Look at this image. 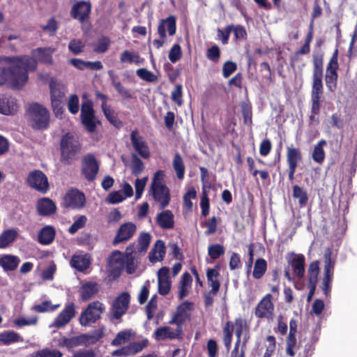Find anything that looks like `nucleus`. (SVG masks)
<instances>
[{
	"label": "nucleus",
	"instance_id": "c9c22d12",
	"mask_svg": "<svg viewBox=\"0 0 357 357\" xmlns=\"http://www.w3.org/2000/svg\"><path fill=\"white\" fill-rule=\"evenodd\" d=\"M319 271V261L318 260L310 264L307 269V284L317 285Z\"/></svg>",
	"mask_w": 357,
	"mask_h": 357
},
{
	"label": "nucleus",
	"instance_id": "7c9ffc66",
	"mask_svg": "<svg viewBox=\"0 0 357 357\" xmlns=\"http://www.w3.org/2000/svg\"><path fill=\"white\" fill-rule=\"evenodd\" d=\"M99 291V285L96 282H86L80 288V299L86 301L91 299Z\"/></svg>",
	"mask_w": 357,
	"mask_h": 357
},
{
	"label": "nucleus",
	"instance_id": "5fc2aeb1",
	"mask_svg": "<svg viewBox=\"0 0 357 357\" xmlns=\"http://www.w3.org/2000/svg\"><path fill=\"white\" fill-rule=\"evenodd\" d=\"M84 43L80 39L74 38L68 44L69 50L75 55H77L84 51Z\"/></svg>",
	"mask_w": 357,
	"mask_h": 357
},
{
	"label": "nucleus",
	"instance_id": "864d4df0",
	"mask_svg": "<svg viewBox=\"0 0 357 357\" xmlns=\"http://www.w3.org/2000/svg\"><path fill=\"white\" fill-rule=\"evenodd\" d=\"M58 28V22L54 17L50 18L45 25L41 26L42 30L44 32L48 33L50 36H55Z\"/></svg>",
	"mask_w": 357,
	"mask_h": 357
},
{
	"label": "nucleus",
	"instance_id": "680f3d73",
	"mask_svg": "<svg viewBox=\"0 0 357 357\" xmlns=\"http://www.w3.org/2000/svg\"><path fill=\"white\" fill-rule=\"evenodd\" d=\"M232 24L227 25L223 30L218 29V39L220 40L223 45L229 42V36L231 32Z\"/></svg>",
	"mask_w": 357,
	"mask_h": 357
},
{
	"label": "nucleus",
	"instance_id": "de8ad7c7",
	"mask_svg": "<svg viewBox=\"0 0 357 357\" xmlns=\"http://www.w3.org/2000/svg\"><path fill=\"white\" fill-rule=\"evenodd\" d=\"M225 252L224 246L219 243L211 244L208 247V255L213 260L218 259L225 254Z\"/></svg>",
	"mask_w": 357,
	"mask_h": 357
},
{
	"label": "nucleus",
	"instance_id": "09e8293b",
	"mask_svg": "<svg viewBox=\"0 0 357 357\" xmlns=\"http://www.w3.org/2000/svg\"><path fill=\"white\" fill-rule=\"evenodd\" d=\"M59 307V304L52 305L51 301H45L40 304L33 305L31 309L36 312L43 313L46 312H53L56 310Z\"/></svg>",
	"mask_w": 357,
	"mask_h": 357
},
{
	"label": "nucleus",
	"instance_id": "e2e57ef3",
	"mask_svg": "<svg viewBox=\"0 0 357 357\" xmlns=\"http://www.w3.org/2000/svg\"><path fill=\"white\" fill-rule=\"evenodd\" d=\"M169 59L172 63H176L182 56L181 47L178 44H174L169 50Z\"/></svg>",
	"mask_w": 357,
	"mask_h": 357
},
{
	"label": "nucleus",
	"instance_id": "393cba45",
	"mask_svg": "<svg viewBox=\"0 0 357 357\" xmlns=\"http://www.w3.org/2000/svg\"><path fill=\"white\" fill-rule=\"evenodd\" d=\"M55 203L48 197L40 198L36 203L37 212L42 216H50L56 211Z\"/></svg>",
	"mask_w": 357,
	"mask_h": 357
},
{
	"label": "nucleus",
	"instance_id": "412c9836",
	"mask_svg": "<svg viewBox=\"0 0 357 357\" xmlns=\"http://www.w3.org/2000/svg\"><path fill=\"white\" fill-rule=\"evenodd\" d=\"M298 328V321L291 319L289 321V332L286 338V354L290 357H294L296 355L295 349L297 347L296 333Z\"/></svg>",
	"mask_w": 357,
	"mask_h": 357
},
{
	"label": "nucleus",
	"instance_id": "49530a36",
	"mask_svg": "<svg viewBox=\"0 0 357 357\" xmlns=\"http://www.w3.org/2000/svg\"><path fill=\"white\" fill-rule=\"evenodd\" d=\"M147 345L148 340L145 339L140 342H131L126 347L129 356H132L142 351Z\"/></svg>",
	"mask_w": 357,
	"mask_h": 357
},
{
	"label": "nucleus",
	"instance_id": "7ed1b4c3",
	"mask_svg": "<svg viewBox=\"0 0 357 357\" xmlns=\"http://www.w3.org/2000/svg\"><path fill=\"white\" fill-rule=\"evenodd\" d=\"M79 139L71 132L63 135L59 141V162L63 165H70L77 160L82 151Z\"/></svg>",
	"mask_w": 357,
	"mask_h": 357
},
{
	"label": "nucleus",
	"instance_id": "e433bc0d",
	"mask_svg": "<svg viewBox=\"0 0 357 357\" xmlns=\"http://www.w3.org/2000/svg\"><path fill=\"white\" fill-rule=\"evenodd\" d=\"M107 120L115 128H119L123 126L122 121L117 117L114 110L109 105H103L102 109Z\"/></svg>",
	"mask_w": 357,
	"mask_h": 357
},
{
	"label": "nucleus",
	"instance_id": "13d9d810",
	"mask_svg": "<svg viewBox=\"0 0 357 357\" xmlns=\"http://www.w3.org/2000/svg\"><path fill=\"white\" fill-rule=\"evenodd\" d=\"M86 221L87 218L85 215H80L68 228V231L71 234H74L79 229H82L85 227Z\"/></svg>",
	"mask_w": 357,
	"mask_h": 357
},
{
	"label": "nucleus",
	"instance_id": "052dcab7",
	"mask_svg": "<svg viewBox=\"0 0 357 357\" xmlns=\"http://www.w3.org/2000/svg\"><path fill=\"white\" fill-rule=\"evenodd\" d=\"M68 109L72 114H76L79 112V98L76 94H71L68 101Z\"/></svg>",
	"mask_w": 357,
	"mask_h": 357
},
{
	"label": "nucleus",
	"instance_id": "2eb2a0df",
	"mask_svg": "<svg viewBox=\"0 0 357 357\" xmlns=\"http://www.w3.org/2000/svg\"><path fill=\"white\" fill-rule=\"evenodd\" d=\"M302 160V153L299 148L294 147L292 144L287 147L288 178L290 181H293L294 180V174L296 173V168Z\"/></svg>",
	"mask_w": 357,
	"mask_h": 357
},
{
	"label": "nucleus",
	"instance_id": "f3484780",
	"mask_svg": "<svg viewBox=\"0 0 357 357\" xmlns=\"http://www.w3.org/2000/svg\"><path fill=\"white\" fill-rule=\"evenodd\" d=\"M288 267L291 268L294 275L301 279L305 275V258L303 254L291 253L287 258Z\"/></svg>",
	"mask_w": 357,
	"mask_h": 357
},
{
	"label": "nucleus",
	"instance_id": "6e6552de",
	"mask_svg": "<svg viewBox=\"0 0 357 357\" xmlns=\"http://www.w3.org/2000/svg\"><path fill=\"white\" fill-rule=\"evenodd\" d=\"M105 307L98 301L90 303L81 312L79 321L82 326H89L96 323L104 312Z\"/></svg>",
	"mask_w": 357,
	"mask_h": 357
},
{
	"label": "nucleus",
	"instance_id": "4468645a",
	"mask_svg": "<svg viewBox=\"0 0 357 357\" xmlns=\"http://www.w3.org/2000/svg\"><path fill=\"white\" fill-rule=\"evenodd\" d=\"M26 182L29 187L42 193H46L50 188L47 176L38 169L29 174Z\"/></svg>",
	"mask_w": 357,
	"mask_h": 357
},
{
	"label": "nucleus",
	"instance_id": "473e14b6",
	"mask_svg": "<svg viewBox=\"0 0 357 357\" xmlns=\"http://www.w3.org/2000/svg\"><path fill=\"white\" fill-rule=\"evenodd\" d=\"M53 52L54 50L50 47H38L33 51V56L42 63L52 64Z\"/></svg>",
	"mask_w": 357,
	"mask_h": 357
},
{
	"label": "nucleus",
	"instance_id": "c03bdc74",
	"mask_svg": "<svg viewBox=\"0 0 357 357\" xmlns=\"http://www.w3.org/2000/svg\"><path fill=\"white\" fill-rule=\"evenodd\" d=\"M293 197L295 199H298L301 207H304L307 205L308 202L307 193L305 190L298 185L293 186Z\"/></svg>",
	"mask_w": 357,
	"mask_h": 357
},
{
	"label": "nucleus",
	"instance_id": "603ef678",
	"mask_svg": "<svg viewBox=\"0 0 357 357\" xmlns=\"http://www.w3.org/2000/svg\"><path fill=\"white\" fill-rule=\"evenodd\" d=\"M63 354L57 349H43L34 352L32 357H62Z\"/></svg>",
	"mask_w": 357,
	"mask_h": 357
},
{
	"label": "nucleus",
	"instance_id": "2f4dec72",
	"mask_svg": "<svg viewBox=\"0 0 357 357\" xmlns=\"http://www.w3.org/2000/svg\"><path fill=\"white\" fill-rule=\"evenodd\" d=\"M165 245L162 240H157L154 247L149 253V261L152 263L161 261L165 255Z\"/></svg>",
	"mask_w": 357,
	"mask_h": 357
},
{
	"label": "nucleus",
	"instance_id": "aec40b11",
	"mask_svg": "<svg viewBox=\"0 0 357 357\" xmlns=\"http://www.w3.org/2000/svg\"><path fill=\"white\" fill-rule=\"evenodd\" d=\"M153 198L160 205V208H165L170 202V190L166 185L150 188Z\"/></svg>",
	"mask_w": 357,
	"mask_h": 357
},
{
	"label": "nucleus",
	"instance_id": "f8f14e48",
	"mask_svg": "<svg viewBox=\"0 0 357 357\" xmlns=\"http://www.w3.org/2000/svg\"><path fill=\"white\" fill-rule=\"evenodd\" d=\"M99 172V163L96 157L89 153L84 156L82 161L81 172L85 179L91 182L93 181Z\"/></svg>",
	"mask_w": 357,
	"mask_h": 357
},
{
	"label": "nucleus",
	"instance_id": "58836bf2",
	"mask_svg": "<svg viewBox=\"0 0 357 357\" xmlns=\"http://www.w3.org/2000/svg\"><path fill=\"white\" fill-rule=\"evenodd\" d=\"M17 236V232L15 229L5 230L0 234V248H6L13 243Z\"/></svg>",
	"mask_w": 357,
	"mask_h": 357
},
{
	"label": "nucleus",
	"instance_id": "774afa93",
	"mask_svg": "<svg viewBox=\"0 0 357 357\" xmlns=\"http://www.w3.org/2000/svg\"><path fill=\"white\" fill-rule=\"evenodd\" d=\"M237 69V65L235 62L227 61L222 66V75L224 77H229Z\"/></svg>",
	"mask_w": 357,
	"mask_h": 357
},
{
	"label": "nucleus",
	"instance_id": "bf43d9fd",
	"mask_svg": "<svg viewBox=\"0 0 357 357\" xmlns=\"http://www.w3.org/2000/svg\"><path fill=\"white\" fill-rule=\"evenodd\" d=\"M206 57L210 61L218 63L220 58V50L217 45H213L206 51Z\"/></svg>",
	"mask_w": 357,
	"mask_h": 357
},
{
	"label": "nucleus",
	"instance_id": "3c124183",
	"mask_svg": "<svg viewBox=\"0 0 357 357\" xmlns=\"http://www.w3.org/2000/svg\"><path fill=\"white\" fill-rule=\"evenodd\" d=\"M241 112L243 118V123L251 126L252 124V106L250 104L243 102L241 105Z\"/></svg>",
	"mask_w": 357,
	"mask_h": 357
},
{
	"label": "nucleus",
	"instance_id": "0eeeda50",
	"mask_svg": "<svg viewBox=\"0 0 357 357\" xmlns=\"http://www.w3.org/2000/svg\"><path fill=\"white\" fill-rule=\"evenodd\" d=\"M80 119L82 124L86 130L90 133L96 132L97 126L101 124L100 121L96 116L93 102L91 100L86 98L85 100L82 101Z\"/></svg>",
	"mask_w": 357,
	"mask_h": 357
},
{
	"label": "nucleus",
	"instance_id": "b1692460",
	"mask_svg": "<svg viewBox=\"0 0 357 357\" xmlns=\"http://www.w3.org/2000/svg\"><path fill=\"white\" fill-rule=\"evenodd\" d=\"M75 305L71 302L66 305L64 309L58 314L54 321V326L61 328L66 325L75 315Z\"/></svg>",
	"mask_w": 357,
	"mask_h": 357
},
{
	"label": "nucleus",
	"instance_id": "4c0bfd02",
	"mask_svg": "<svg viewBox=\"0 0 357 357\" xmlns=\"http://www.w3.org/2000/svg\"><path fill=\"white\" fill-rule=\"evenodd\" d=\"M326 144V140L321 139L315 145L314 150L312 151V158L314 162L321 164L324 161L325 152H324L323 147Z\"/></svg>",
	"mask_w": 357,
	"mask_h": 357
},
{
	"label": "nucleus",
	"instance_id": "a19ab883",
	"mask_svg": "<svg viewBox=\"0 0 357 357\" xmlns=\"http://www.w3.org/2000/svg\"><path fill=\"white\" fill-rule=\"evenodd\" d=\"M324 274L323 278H333L335 262L331 259V252L328 248L324 252Z\"/></svg>",
	"mask_w": 357,
	"mask_h": 357
},
{
	"label": "nucleus",
	"instance_id": "72a5a7b5",
	"mask_svg": "<svg viewBox=\"0 0 357 357\" xmlns=\"http://www.w3.org/2000/svg\"><path fill=\"white\" fill-rule=\"evenodd\" d=\"M206 277L208 282L211 287V293H212L213 296L217 295L220 287V282L218 280L220 273L218 270L209 268L206 271Z\"/></svg>",
	"mask_w": 357,
	"mask_h": 357
},
{
	"label": "nucleus",
	"instance_id": "4be33fe9",
	"mask_svg": "<svg viewBox=\"0 0 357 357\" xmlns=\"http://www.w3.org/2000/svg\"><path fill=\"white\" fill-rule=\"evenodd\" d=\"M135 231L136 226L131 222L121 225L112 241V244L116 245L120 243L128 241L132 237Z\"/></svg>",
	"mask_w": 357,
	"mask_h": 357
},
{
	"label": "nucleus",
	"instance_id": "c756f323",
	"mask_svg": "<svg viewBox=\"0 0 357 357\" xmlns=\"http://www.w3.org/2000/svg\"><path fill=\"white\" fill-rule=\"evenodd\" d=\"M156 222L163 229H171L174 227V216L170 210H165L158 213Z\"/></svg>",
	"mask_w": 357,
	"mask_h": 357
},
{
	"label": "nucleus",
	"instance_id": "f257e3e1",
	"mask_svg": "<svg viewBox=\"0 0 357 357\" xmlns=\"http://www.w3.org/2000/svg\"><path fill=\"white\" fill-rule=\"evenodd\" d=\"M37 62L28 56H0V85L8 84L20 89L28 81V72L36 69Z\"/></svg>",
	"mask_w": 357,
	"mask_h": 357
},
{
	"label": "nucleus",
	"instance_id": "423d86ee",
	"mask_svg": "<svg viewBox=\"0 0 357 357\" xmlns=\"http://www.w3.org/2000/svg\"><path fill=\"white\" fill-rule=\"evenodd\" d=\"M50 99L52 110L56 116H61L63 114V101L67 91L66 86L54 79L50 82Z\"/></svg>",
	"mask_w": 357,
	"mask_h": 357
},
{
	"label": "nucleus",
	"instance_id": "338daca9",
	"mask_svg": "<svg viewBox=\"0 0 357 357\" xmlns=\"http://www.w3.org/2000/svg\"><path fill=\"white\" fill-rule=\"evenodd\" d=\"M231 31L234 32L235 40H245L247 38V31L242 25H233Z\"/></svg>",
	"mask_w": 357,
	"mask_h": 357
},
{
	"label": "nucleus",
	"instance_id": "1a4fd4ad",
	"mask_svg": "<svg viewBox=\"0 0 357 357\" xmlns=\"http://www.w3.org/2000/svg\"><path fill=\"white\" fill-rule=\"evenodd\" d=\"M165 25H167V32L169 35L174 36L176 32V17L175 15H170L167 18L160 20L157 28V32L160 39H155L153 41V45L157 49H159L163 45L167 38Z\"/></svg>",
	"mask_w": 357,
	"mask_h": 357
},
{
	"label": "nucleus",
	"instance_id": "a211bd4d",
	"mask_svg": "<svg viewBox=\"0 0 357 357\" xmlns=\"http://www.w3.org/2000/svg\"><path fill=\"white\" fill-rule=\"evenodd\" d=\"M192 303L185 301L180 304L176 310L169 324H176L177 327H182L183 323L189 317L188 312L192 309Z\"/></svg>",
	"mask_w": 357,
	"mask_h": 357
},
{
	"label": "nucleus",
	"instance_id": "8fccbe9b",
	"mask_svg": "<svg viewBox=\"0 0 357 357\" xmlns=\"http://www.w3.org/2000/svg\"><path fill=\"white\" fill-rule=\"evenodd\" d=\"M197 197V191L195 187L191 186L188 188L187 192L183 195V206L188 210H191L193 206L192 199H195Z\"/></svg>",
	"mask_w": 357,
	"mask_h": 357
},
{
	"label": "nucleus",
	"instance_id": "f03ea898",
	"mask_svg": "<svg viewBox=\"0 0 357 357\" xmlns=\"http://www.w3.org/2000/svg\"><path fill=\"white\" fill-rule=\"evenodd\" d=\"M313 82L311 90V109L313 113H320L323 102L324 87L322 83L324 54L316 52L312 54Z\"/></svg>",
	"mask_w": 357,
	"mask_h": 357
},
{
	"label": "nucleus",
	"instance_id": "dca6fc26",
	"mask_svg": "<svg viewBox=\"0 0 357 357\" xmlns=\"http://www.w3.org/2000/svg\"><path fill=\"white\" fill-rule=\"evenodd\" d=\"M91 3L90 1H79L76 2L71 8L70 15L72 18L80 23L89 20L91 13Z\"/></svg>",
	"mask_w": 357,
	"mask_h": 357
},
{
	"label": "nucleus",
	"instance_id": "cd10ccee",
	"mask_svg": "<svg viewBox=\"0 0 357 357\" xmlns=\"http://www.w3.org/2000/svg\"><path fill=\"white\" fill-rule=\"evenodd\" d=\"M70 266L79 272L85 271L91 264V257L86 254L84 255H74L70 261Z\"/></svg>",
	"mask_w": 357,
	"mask_h": 357
},
{
	"label": "nucleus",
	"instance_id": "9b49d317",
	"mask_svg": "<svg viewBox=\"0 0 357 357\" xmlns=\"http://www.w3.org/2000/svg\"><path fill=\"white\" fill-rule=\"evenodd\" d=\"M85 204L84 194L77 188H71L63 196L62 205L66 208L80 209Z\"/></svg>",
	"mask_w": 357,
	"mask_h": 357
},
{
	"label": "nucleus",
	"instance_id": "9d476101",
	"mask_svg": "<svg viewBox=\"0 0 357 357\" xmlns=\"http://www.w3.org/2000/svg\"><path fill=\"white\" fill-rule=\"evenodd\" d=\"M130 296L128 292L120 294L112 302L109 312L111 320L120 319L126 313L129 308Z\"/></svg>",
	"mask_w": 357,
	"mask_h": 357
},
{
	"label": "nucleus",
	"instance_id": "6e6d98bb",
	"mask_svg": "<svg viewBox=\"0 0 357 357\" xmlns=\"http://www.w3.org/2000/svg\"><path fill=\"white\" fill-rule=\"evenodd\" d=\"M136 74L140 79L149 82H154L158 79V77L146 68L137 70Z\"/></svg>",
	"mask_w": 357,
	"mask_h": 357
},
{
	"label": "nucleus",
	"instance_id": "c85d7f7f",
	"mask_svg": "<svg viewBox=\"0 0 357 357\" xmlns=\"http://www.w3.org/2000/svg\"><path fill=\"white\" fill-rule=\"evenodd\" d=\"M20 263L19 257L13 255H3L0 257V266L5 272L15 271Z\"/></svg>",
	"mask_w": 357,
	"mask_h": 357
},
{
	"label": "nucleus",
	"instance_id": "f704fd0d",
	"mask_svg": "<svg viewBox=\"0 0 357 357\" xmlns=\"http://www.w3.org/2000/svg\"><path fill=\"white\" fill-rule=\"evenodd\" d=\"M234 331V328L233 322L230 321H227L222 328V341L225 347L227 350H229L231 348Z\"/></svg>",
	"mask_w": 357,
	"mask_h": 357
},
{
	"label": "nucleus",
	"instance_id": "39448f33",
	"mask_svg": "<svg viewBox=\"0 0 357 357\" xmlns=\"http://www.w3.org/2000/svg\"><path fill=\"white\" fill-rule=\"evenodd\" d=\"M27 112L33 129L45 130L48 128L50 113L45 107L38 102H33L29 105Z\"/></svg>",
	"mask_w": 357,
	"mask_h": 357
},
{
	"label": "nucleus",
	"instance_id": "0e129e2a",
	"mask_svg": "<svg viewBox=\"0 0 357 357\" xmlns=\"http://www.w3.org/2000/svg\"><path fill=\"white\" fill-rule=\"evenodd\" d=\"M218 221L215 216L209 218L206 222L202 224V226L206 227V230L204 231L206 236H209L215 233L217 230Z\"/></svg>",
	"mask_w": 357,
	"mask_h": 357
},
{
	"label": "nucleus",
	"instance_id": "69168bd1",
	"mask_svg": "<svg viewBox=\"0 0 357 357\" xmlns=\"http://www.w3.org/2000/svg\"><path fill=\"white\" fill-rule=\"evenodd\" d=\"M158 293L162 296L167 295L171 289L172 281L170 279L158 280Z\"/></svg>",
	"mask_w": 357,
	"mask_h": 357
},
{
	"label": "nucleus",
	"instance_id": "bb28decb",
	"mask_svg": "<svg viewBox=\"0 0 357 357\" xmlns=\"http://www.w3.org/2000/svg\"><path fill=\"white\" fill-rule=\"evenodd\" d=\"M56 230L53 226L46 225L41 228L38 233V242L43 245L51 244L55 238Z\"/></svg>",
	"mask_w": 357,
	"mask_h": 357
},
{
	"label": "nucleus",
	"instance_id": "37998d69",
	"mask_svg": "<svg viewBox=\"0 0 357 357\" xmlns=\"http://www.w3.org/2000/svg\"><path fill=\"white\" fill-rule=\"evenodd\" d=\"M22 340L20 335L13 331H5L0 334V342L4 345H9Z\"/></svg>",
	"mask_w": 357,
	"mask_h": 357
},
{
	"label": "nucleus",
	"instance_id": "20e7f679",
	"mask_svg": "<svg viewBox=\"0 0 357 357\" xmlns=\"http://www.w3.org/2000/svg\"><path fill=\"white\" fill-rule=\"evenodd\" d=\"M111 257L112 275L119 277L124 268L128 274H132L135 271V259L131 253L123 255L120 251H114Z\"/></svg>",
	"mask_w": 357,
	"mask_h": 357
},
{
	"label": "nucleus",
	"instance_id": "ea45409f",
	"mask_svg": "<svg viewBox=\"0 0 357 357\" xmlns=\"http://www.w3.org/2000/svg\"><path fill=\"white\" fill-rule=\"evenodd\" d=\"M172 166L176 173L178 179L182 180L184 178L185 172V167L181 155L178 153H176L172 161Z\"/></svg>",
	"mask_w": 357,
	"mask_h": 357
},
{
	"label": "nucleus",
	"instance_id": "4d7b16f0",
	"mask_svg": "<svg viewBox=\"0 0 357 357\" xmlns=\"http://www.w3.org/2000/svg\"><path fill=\"white\" fill-rule=\"evenodd\" d=\"M132 172L134 175H139L144 169V165L142 160L136 155H133L131 162Z\"/></svg>",
	"mask_w": 357,
	"mask_h": 357
},
{
	"label": "nucleus",
	"instance_id": "ddd939ff",
	"mask_svg": "<svg viewBox=\"0 0 357 357\" xmlns=\"http://www.w3.org/2000/svg\"><path fill=\"white\" fill-rule=\"evenodd\" d=\"M272 298L271 294H267L260 300L255 310L256 317L266 319L268 321L273 319L275 306Z\"/></svg>",
	"mask_w": 357,
	"mask_h": 357
},
{
	"label": "nucleus",
	"instance_id": "5701e85b",
	"mask_svg": "<svg viewBox=\"0 0 357 357\" xmlns=\"http://www.w3.org/2000/svg\"><path fill=\"white\" fill-rule=\"evenodd\" d=\"M183 327H177L173 331L169 326H162L158 328L154 332V338L158 340H164L166 339H182Z\"/></svg>",
	"mask_w": 357,
	"mask_h": 357
},
{
	"label": "nucleus",
	"instance_id": "6ab92c4d",
	"mask_svg": "<svg viewBox=\"0 0 357 357\" xmlns=\"http://www.w3.org/2000/svg\"><path fill=\"white\" fill-rule=\"evenodd\" d=\"M130 141L135 151L143 158L150 157V151L146 142L144 140L137 130H134L130 133Z\"/></svg>",
	"mask_w": 357,
	"mask_h": 357
},
{
	"label": "nucleus",
	"instance_id": "a878e982",
	"mask_svg": "<svg viewBox=\"0 0 357 357\" xmlns=\"http://www.w3.org/2000/svg\"><path fill=\"white\" fill-rule=\"evenodd\" d=\"M17 109L15 98L0 94V113L5 115L13 114Z\"/></svg>",
	"mask_w": 357,
	"mask_h": 357
},
{
	"label": "nucleus",
	"instance_id": "a18cd8bd",
	"mask_svg": "<svg viewBox=\"0 0 357 357\" xmlns=\"http://www.w3.org/2000/svg\"><path fill=\"white\" fill-rule=\"evenodd\" d=\"M110 39L107 36H102L98 38L97 43L93 47V52L97 54L106 52L110 46Z\"/></svg>",
	"mask_w": 357,
	"mask_h": 357
},
{
	"label": "nucleus",
	"instance_id": "79ce46f5",
	"mask_svg": "<svg viewBox=\"0 0 357 357\" xmlns=\"http://www.w3.org/2000/svg\"><path fill=\"white\" fill-rule=\"evenodd\" d=\"M267 270V262L263 258L257 259L254 265L252 276L255 279L259 280L265 274Z\"/></svg>",
	"mask_w": 357,
	"mask_h": 357
}]
</instances>
